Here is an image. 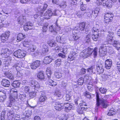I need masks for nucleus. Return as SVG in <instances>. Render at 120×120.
Listing matches in <instances>:
<instances>
[{
  "label": "nucleus",
  "instance_id": "nucleus-1",
  "mask_svg": "<svg viewBox=\"0 0 120 120\" xmlns=\"http://www.w3.org/2000/svg\"><path fill=\"white\" fill-rule=\"evenodd\" d=\"M91 46L83 50L80 52V56L84 58H85L93 53L94 56L95 57L97 55V48L95 47L94 49Z\"/></svg>",
  "mask_w": 120,
  "mask_h": 120
},
{
  "label": "nucleus",
  "instance_id": "nucleus-2",
  "mask_svg": "<svg viewBox=\"0 0 120 120\" xmlns=\"http://www.w3.org/2000/svg\"><path fill=\"white\" fill-rule=\"evenodd\" d=\"M96 97L97 103L96 104L95 111L98 110L99 106L100 105L104 108H106L108 106V104L105 98H100L98 94V93H97Z\"/></svg>",
  "mask_w": 120,
  "mask_h": 120
},
{
  "label": "nucleus",
  "instance_id": "nucleus-3",
  "mask_svg": "<svg viewBox=\"0 0 120 120\" xmlns=\"http://www.w3.org/2000/svg\"><path fill=\"white\" fill-rule=\"evenodd\" d=\"M11 53V51L7 49H5L2 50L1 55L2 57L6 58L5 59L6 60H7L6 61V64H9L11 63V58L9 56Z\"/></svg>",
  "mask_w": 120,
  "mask_h": 120
},
{
  "label": "nucleus",
  "instance_id": "nucleus-4",
  "mask_svg": "<svg viewBox=\"0 0 120 120\" xmlns=\"http://www.w3.org/2000/svg\"><path fill=\"white\" fill-rule=\"evenodd\" d=\"M46 73L47 75V78L48 79L47 83L49 85V86L50 87H51V86H52V87L55 86L57 85L56 83L55 82H53L52 80L50 79L52 72L51 69L50 67H48L47 68Z\"/></svg>",
  "mask_w": 120,
  "mask_h": 120
},
{
  "label": "nucleus",
  "instance_id": "nucleus-5",
  "mask_svg": "<svg viewBox=\"0 0 120 120\" xmlns=\"http://www.w3.org/2000/svg\"><path fill=\"white\" fill-rule=\"evenodd\" d=\"M30 85L33 88L34 90H37L38 91H41V90L44 89L43 86H41L38 82L34 80H31Z\"/></svg>",
  "mask_w": 120,
  "mask_h": 120
},
{
  "label": "nucleus",
  "instance_id": "nucleus-6",
  "mask_svg": "<svg viewBox=\"0 0 120 120\" xmlns=\"http://www.w3.org/2000/svg\"><path fill=\"white\" fill-rule=\"evenodd\" d=\"M26 54L25 51L19 49L14 52L13 55L18 58H22L25 56Z\"/></svg>",
  "mask_w": 120,
  "mask_h": 120
},
{
  "label": "nucleus",
  "instance_id": "nucleus-7",
  "mask_svg": "<svg viewBox=\"0 0 120 120\" xmlns=\"http://www.w3.org/2000/svg\"><path fill=\"white\" fill-rule=\"evenodd\" d=\"M107 48L105 45H102L100 47L99 49V53L101 56H104L106 54Z\"/></svg>",
  "mask_w": 120,
  "mask_h": 120
},
{
  "label": "nucleus",
  "instance_id": "nucleus-8",
  "mask_svg": "<svg viewBox=\"0 0 120 120\" xmlns=\"http://www.w3.org/2000/svg\"><path fill=\"white\" fill-rule=\"evenodd\" d=\"M57 21L58 20H57L56 22H55L56 26H55V28L53 25L49 27V31L53 33L54 34H56L57 31H59L60 30V27L58 26L57 24Z\"/></svg>",
  "mask_w": 120,
  "mask_h": 120
},
{
  "label": "nucleus",
  "instance_id": "nucleus-9",
  "mask_svg": "<svg viewBox=\"0 0 120 120\" xmlns=\"http://www.w3.org/2000/svg\"><path fill=\"white\" fill-rule=\"evenodd\" d=\"M108 33L106 39L108 43L111 44L112 43L114 33L111 31H109Z\"/></svg>",
  "mask_w": 120,
  "mask_h": 120
},
{
  "label": "nucleus",
  "instance_id": "nucleus-10",
  "mask_svg": "<svg viewBox=\"0 0 120 120\" xmlns=\"http://www.w3.org/2000/svg\"><path fill=\"white\" fill-rule=\"evenodd\" d=\"M56 15V14L55 13H52L50 9L47 10L43 15L44 16V18L47 19H49L52 15Z\"/></svg>",
  "mask_w": 120,
  "mask_h": 120
},
{
  "label": "nucleus",
  "instance_id": "nucleus-11",
  "mask_svg": "<svg viewBox=\"0 0 120 120\" xmlns=\"http://www.w3.org/2000/svg\"><path fill=\"white\" fill-rule=\"evenodd\" d=\"M40 61L38 60H37L31 63L30 66L32 69H36L40 66Z\"/></svg>",
  "mask_w": 120,
  "mask_h": 120
},
{
  "label": "nucleus",
  "instance_id": "nucleus-12",
  "mask_svg": "<svg viewBox=\"0 0 120 120\" xmlns=\"http://www.w3.org/2000/svg\"><path fill=\"white\" fill-rule=\"evenodd\" d=\"M33 24L30 22H27L24 25V29L25 31L31 30L33 28Z\"/></svg>",
  "mask_w": 120,
  "mask_h": 120
},
{
  "label": "nucleus",
  "instance_id": "nucleus-13",
  "mask_svg": "<svg viewBox=\"0 0 120 120\" xmlns=\"http://www.w3.org/2000/svg\"><path fill=\"white\" fill-rule=\"evenodd\" d=\"M97 71L99 74L102 73L104 71L102 64L99 62L97 64Z\"/></svg>",
  "mask_w": 120,
  "mask_h": 120
},
{
  "label": "nucleus",
  "instance_id": "nucleus-14",
  "mask_svg": "<svg viewBox=\"0 0 120 120\" xmlns=\"http://www.w3.org/2000/svg\"><path fill=\"white\" fill-rule=\"evenodd\" d=\"M9 31L6 32L5 34H2L1 36V41L3 43L4 42L8 39L10 35Z\"/></svg>",
  "mask_w": 120,
  "mask_h": 120
},
{
  "label": "nucleus",
  "instance_id": "nucleus-15",
  "mask_svg": "<svg viewBox=\"0 0 120 120\" xmlns=\"http://www.w3.org/2000/svg\"><path fill=\"white\" fill-rule=\"evenodd\" d=\"M91 30L93 33L94 32L96 33L97 34L98 36H101V35L103 34L104 32V30H99L94 27H93L92 29Z\"/></svg>",
  "mask_w": 120,
  "mask_h": 120
},
{
  "label": "nucleus",
  "instance_id": "nucleus-16",
  "mask_svg": "<svg viewBox=\"0 0 120 120\" xmlns=\"http://www.w3.org/2000/svg\"><path fill=\"white\" fill-rule=\"evenodd\" d=\"M26 16L21 15L18 18L17 21L19 24L22 25L26 21Z\"/></svg>",
  "mask_w": 120,
  "mask_h": 120
},
{
  "label": "nucleus",
  "instance_id": "nucleus-17",
  "mask_svg": "<svg viewBox=\"0 0 120 120\" xmlns=\"http://www.w3.org/2000/svg\"><path fill=\"white\" fill-rule=\"evenodd\" d=\"M76 53L73 51H71L68 56V60L71 61L74 60L77 56Z\"/></svg>",
  "mask_w": 120,
  "mask_h": 120
},
{
  "label": "nucleus",
  "instance_id": "nucleus-18",
  "mask_svg": "<svg viewBox=\"0 0 120 120\" xmlns=\"http://www.w3.org/2000/svg\"><path fill=\"white\" fill-rule=\"evenodd\" d=\"M63 108H64L65 111L68 112L72 108V106L69 103H65L64 104Z\"/></svg>",
  "mask_w": 120,
  "mask_h": 120
},
{
  "label": "nucleus",
  "instance_id": "nucleus-19",
  "mask_svg": "<svg viewBox=\"0 0 120 120\" xmlns=\"http://www.w3.org/2000/svg\"><path fill=\"white\" fill-rule=\"evenodd\" d=\"M112 62L111 59H108L105 62V67L107 69H109L111 67Z\"/></svg>",
  "mask_w": 120,
  "mask_h": 120
},
{
  "label": "nucleus",
  "instance_id": "nucleus-20",
  "mask_svg": "<svg viewBox=\"0 0 120 120\" xmlns=\"http://www.w3.org/2000/svg\"><path fill=\"white\" fill-rule=\"evenodd\" d=\"M63 104L56 103L54 106V108L57 111H60L63 108Z\"/></svg>",
  "mask_w": 120,
  "mask_h": 120
},
{
  "label": "nucleus",
  "instance_id": "nucleus-21",
  "mask_svg": "<svg viewBox=\"0 0 120 120\" xmlns=\"http://www.w3.org/2000/svg\"><path fill=\"white\" fill-rule=\"evenodd\" d=\"M47 7L48 5L47 4H45L42 9L41 8H40L38 9L37 10L39 12V13L40 14V15L41 16H43V13L44 11L45 10Z\"/></svg>",
  "mask_w": 120,
  "mask_h": 120
},
{
  "label": "nucleus",
  "instance_id": "nucleus-22",
  "mask_svg": "<svg viewBox=\"0 0 120 120\" xmlns=\"http://www.w3.org/2000/svg\"><path fill=\"white\" fill-rule=\"evenodd\" d=\"M113 3L110 0H109L106 2H103L101 5L104 6H105L106 7L108 8H110L112 7V4Z\"/></svg>",
  "mask_w": 120,
  "mask_h": 120
},
{
  "label": "nucleus",
  "instance_id": "nucleus-23",
  "mask_svg": "<svg viewBox=\"0 0 120 120\" xmlns=\"http://www.w3.org/2000/svg\"><path fill=\"white\" fill-rule=\"evenodd\" d=\"M1 84L3 86L5 87H9L10 85V83L8 80L3 79L1 81Z\"/></svg>",
  "mask_w": 120,
  "mask_h": 120
},
{
  "label": "nucleus",
  "instance_id": "nucleus-24",
  "mask_svg": "<svg viewBox=\"0 0 120 120\" xmlns=\"http://www.w3.org/2000/svg\"><path fill=\"white\" fill-rule=\"evenodd\" d=\"M26 37L25 35L23 34L22 33H19L17 37V41L19 42L24 39Z\"/></svg>",
  "mask_w": 120,
  "mask_h": 120
},
{
  "label": "nucleus",
  "instance_id": "nucleus-25",
  "mask_svg": "<svg viewBox=\"0 0 120 120\" xmlns=\"http://www.w3.org/2000/svg\"><path fill=\"white\" fill-rule=\"evenodd\" d=\"M52 59L50 56L45 57L43 60V62L45 64H47L50 63L52 61Z\"/></svg>",
  "mask_w": 120,
  "mask_h": 120
},
{
  "label": "nucleus",
  "instance_id": "nucleus-26",
  "mask_svg": "<svg viewBox=\"0 0 120 120\" xmlns=\"http://www.w3.org/2000/svg\"><path fill=\"white\" fill-rule=\"evenodd\" d=\"M22 62L21 61H18L16 64H15L13 66V67L15 68L18 71L20 70L21 67L22 66L21 65Z\"/></svg>",
  "mask_w": 120,
  "mask_h": 120
},
{
  "label": "nucleus",
  "instance_id": "nucleus-27",
  "mask_svg": "<svg viewBox=\"0 0 120 120\" xmlns=\"http://www.w3.org/2000/svg\"><path fill=\"white\" fill-rule=\"evenodd\" d=\"M14 114L11 111L7 113V118L9 120H12L14 118Z\"/></svg>",
  "mask_w": 120,
  "mask_h": 120
},
{
  "label": "nucleus",
  "instance_id": "nucleus-28",
  "mask_svg": "<svg viewBox=\"0 0 120 120\" xmlns=\"http://www.w3.org/2000/svg\"><path fill=\"white\" fill-rule=\"evenodd\" d=\"M47 99V98L45 96V95L44 93L42 94L39 98V101L40 102H42L45 101Z\"/></svg>",
  "mask_w": 120,
  "mask_h": 120
},
{
  "label": "nucleus",
  "instance_id": "nucleus-29",
  "mask_svg": "<svg viewBox=\"0 0 120 120\" xmlns=\"http://www.w3.org/2000/svg\"><path fill=\"white\" fill-rule=\"evenodd\" d=\"M4 75L6 77L9 79L11 80L14 79V77L13 75L9 72H5L4 73Z\"/></svg>",
  "mask_w": 120,
  "mask_h": 120
},
{
  "label": "nucleus",
  "instance_id": "nucleus-30",
  "mask_svg": "<svg viewBox=\"0 0 120 120\" xmlns=\"http://www.w3.org/2000/svg\"><path fill=\"white\" fill-rule=\"evenodd\" d=\"M37 77L41 80L44 79L45 78L44 74L43 72L41 71L38 73L37 74Z\"/></svg>",
  "mask_w": 120,
  "mask_h": 120
},
{
  "label": "nucleus",
  "instance_id": "nucleus-31",
  "mask_svg": "<svg viewBox=\"0 0 120 120\" xmlns=\"http://www.w3.org/2000/svg\"><path fill=\"white\" fill-rule=\"evenodd\" d=\"M113 45L118 50L120 48V43L118 41H114L113 43Z\"/></svg>",
  "mask_w": 120,
  "mask_h": 120
},
{
  "label": "nucleus",
  "instance_id": "nucleus-32",
  "mask_svg": "<svg viewBox=\"0 0 120 120\" xmlns=\"http://www.w3.org/2000/svg\"><path fill=\"white\" fill-rule=\"evenodd\" d=\"M77 30H73V38L75 40H76L79 38V36H78V35L79 34V33H77Z\"/></svg>",
  "mask_w": 120,
  "mask_h": 120
},
{
  "label": "nucleus",
  "instance_id": "nucleus-33",
  "mask_svg": "<svg viewBox=\"0 0 120 120\" xmlns=\"http://www.w3.org/2000/svg\"><path fill=\"white\" fill-rule=\"evenodd\" d=\"M20 83L18 81H14L12 84V85L14 87L16 88L19 86Z\"/></svg>",
  "mask_w": 120,
  "mask_h": 120
},
{
  "label": "nucleus",
  "instance_id": "nucleus-34",
  "mask_svg": "<svg viewBox=\"0 0 120 120\" xmlns=\"http://www.w3.org/2000/svg\"><path fill=\"white\" fill-rule=\"evenodd\" d=\"M86 108L85 107H82L79 108L77 109V112L79 114H82L83 112V111L86 110Z\"/></svg>",
  "mask_w": 120,
  "mask_h": 120
},
{
  "label": "nucleus",
  "instance_id": "nucleus-35",
  "mask_svg": "<svg viewBox=\"0 0 120 120\" xmlns=\"http://www.w3.org/2000/svg\"><path fill=\"white\" fill-rule=\"evenodd\" d=\"M87 15L89 17H92L93 12V10L91 9H88L87 11Z\"/></svg>",
  "mask_w": 120,
  "mask_h": 120
},
{
  "label": "nucleus",
  "instance_id": "nucleus-36",
  "mask_svg": "<svg viewBox=\"0 0 120 120\" xmlns=\"http://www.w3.org/2000/svg\"><path fill=\"white\" fill-rule=\"evenodd\" d=\"M83 102L80 99H76L75 100V104L77 105L79 103L80 107H82V102Z\"/></svg>",
  "mask_w": 120,
  "mask_h": 120
},
{
  "label": "nucleus",
  "instance_id": "nucleus-37",
  "mask_svg": "<svg viewBox=\"0 0 120 120\" xmlns=\"http://www.w3.org/2000/svg\"><path fill=\"white\" fill-rule=\"evenodd\" d=\"M24 46L29 47L31 44V42L29 41H24L23 43Z\"/></svg>",
  "mask_w": 120,
  "mask_h": 120
},
{
  "label": "nucleus",
  "instance_id": "nucleus-38",
  "mask_svg": "<svg viewBox=\"0 0 120 120\" xmlns=\"http://www.w3.org/2000/svg\"><path fill=\"white\" fill-rule=\"evenodd\" d=\"M48 44L51 47H54L56 45V43L54 40H50L48 42Z\"/></svg>",
  "mask_w": 120,
  "mask_h": 120
},
{
  "label": "nucleus",
  "instance_id": "nucleus-39",
  "mask_svg": "<svg viewBox=\"0 0 120 120\" xmlns=\"http://www.w3.org/2000/svg\"><path fill=\"white\" fill-rule=\"evenodd\" d=\"M55 95L56 96L59 97V99H61L63 97V95L61 93L58 91H56L55 92Z\"/></svg>",
  "mask_w": 120,
  "mask_h": 120
},
{
  "label": "nucleus",
  "instance_id": "nucleus-40",
  "mask_svg": "<svg viewBox=\"0 0 120 120\" xmlns=\"http://www.w3.org/2000/svg\"><path fill=\"white\" fill-rule=\"evenodd\" d=\"M11 91L13 92V95L15 98L17 99L18 98V96L17 94V90L15 89H13L11 90Z\"/></svg>",
  "mask_w": 120,
  "mask_h": 120
},
{
  "label": "nucleus",
  "instance_id": "nucleus-41",
  "mask_svg": "<svg viewBox=\"0 0 120 120\" xmlns=\"http://www.w3.org/2000/svg\"><path fill=\"white\" fill-rule=\"evenodd\" d=\"M48 25V23H46L44 24L42 29L43 32H46L48 30L47 26Z\"/></svg>",
  "mask_w": 120,
  "mask_h": 120
},
{
  "label": "nucleus",
  "instance_id": "nucleus-42",
  "mask_svg": "<svg viewBox=\"0 0 120 120\" xmlns=\"http://www.w3.org/2000/svg\"><path fill=\"white\" fill-rule=\"evenodd\" d=\"M85 24L84 22H82L79 25V28L81 30H84L85 26Z\"/></svg>",
  "mask_w": 120,
  "mask_h": 120
},
{
  "label": "nucleus",
  "instance_id": "nucleus-43",
  "mask_svg": "<svg viewBox=\"0 0 120 120\" xmlns=\"http://www.w3.org/2000/svg\"><path fill=\"white\" fill-rule=\"evenodd\" d=\"M95 68L94 66H92L88 69L87 71L89 74H91L93 73V70L95 69Z\"/></svg>",
  "mask_w": 120,
  "mask_h": 120
},
{
  "label": "nucleus",
  "instance_id": "nucleus-44",
  "mask_svg": "<svg viewBox=\"0 0 120 120\" xmlns=\"http://www.w3.org/2000/svg\"><path fill=\"white\" fill-rule=\"evenodd\" d=\"M7 18V16L5 15H2L0 13V23H1Z\"/></svg>",
  "mask_w": 120,
  "mask_h": 120
},
{
  "label": "nucleus",
  "instance_id": "nucleus-45",
  "mask_svg": "<svg viewBox=\"0 0 120 120\" xmlns=\"http://www.w3.org/2000/svg\"><path fill=\"white\" fill-rule=\"evenodd\" d=\"M31 91L30 92L29 94V95L31 97L33 98L35 97L36 95V92L35 90H31Z\"/></svg>",
  "mask_w": 120,
  "mask_h": 120
},
{
  "label": "nucleus",
  "instance_id": "nucleus-46",
  "mask_svg": "<svg viewBox=\"0 0 120 120\" xmlns=\"http://www.w3.org/2000/svg\"><path fill=\"white\" fill-rule=\"evenodd\" d=\"M54 62L56 66L59 67L62 61L61 59H59L56 60Z\"/></svg>",
  "mask_w": 120,
  "mask_h": 120
},
{
  "label": "nucleus",
  "instance_id": "nucleus-47",
  "mask_svg": "<svg viewBox=\"0 0 120 120\" xmlns=\"http://www.w3.org/2000/svg\"><path fill=\"white\" fill-rule=\"evenodd\" d=\"M113 17V15L112 13H107L105 15V17H106V18H111L110 19H112Z\"/></svg>",
  "mask_w": 120,
  "mask_h": 120
},
{
  "label": "nucleus",
  "instance_id": "nucleus-48",
  "mask_svg": "<svg viewBox=\"0 0 120 120\" xmlns=\"http://www.w3.org/2000/svg\"><path fill=\"white\" fill-rule=\"evenodd\" d=\"M98 36L97 34L94 33V34L92 35V38L94 41H96L98 40Z\"/></svg>",
  "mask_w": 120,
  "mask_h": 120
},
{
  "label": "nucleus",
  "instance_id": "nucleus-49",
  "mask_svg": "<svg viewBox=\"0 0 120 120\" xmlns=\"http://www.w3.org/2000/svg\"><path fill=\"white\" fill-rule=\"evenodd\" d=\"M29 48L28 49L31 52H34L36 49V47L35 46L33 45V44H31L30 45Z\"/></svg>",
  "mask_w": 120,
  "mask_h": 120
},
{
  "label": "nucleus",
  "instance_id": "nucleus-50",
  "mask_svg": "<svg viewBox=\"0 0 120 120\" xmlns=\"http://www.w3.org/2000/svg\"><path fill=\"white\" fill-rule=\"evenodd\" d=\"M99 10L100 9L99 8L97 7L95 8L94 13V16L95 17H96L98 15Z\"/></svg>",
  "mask_w": 120,
  "mask_h": 120
},
{
  "label": "nucleus",
  "instance_id": "nucleus-51",
  "mask_svg": "<svg viewBox=\"0 0 120 120\" xmlns=\"http://www.w3.org/2000/svg\"><path fill=\"white\" fill-rule=\"evenodd\" d=\"M68 115H66L62 114L60 117H59L60 120H66L68 119Z\"/></svg>",
  "mask_w": 120,
  "mask_h": 120
},
{
  "label": "nucleus",
  "instance_id": "nucleus-52",
  "mask_svg": "<svg viewBox=\"0 0 120 120\" xmlns=\"http://www.w3.org/2000/svg\"><path fill=\"white\" fill-rule=\"evenodd\" d=\"M84 82V79L82 77H80L78 79V84L79 85H82L83 84Z\"/></svg>",
  "mask_w": 120,
  "mask_h": 120
},
{
  "label": "nucleus",
  "instance_id": "nucleus-53",
  "mask_svg": "<svg viewBox=\"0 0 120 120\" xmlns=\"http://www.w3.org/2000/svg\"><path fill=\"white\" fill-rule=\"evenodd\" d=\"M66 3L65 1L62 2L59 5V6L61 8H64L66 6Z\"/></svg>",
  "mask_w": 120,
  "mask_h": 120
},
{
  "label": "nucleus",
  "instance_id": "nucleus-54",
  "mask_svg": "<svg viewBox=\"0 0 120 120\" xmlns=\"http://www.w3.org/2000/svg\"><path fill=\"white\" fill-rule=\"evenodd\" d=\"M99 90L101 93L103 94H105L107 91V90L105 88H100Z\"/></svg>",
  "mask_w": 120,
  "mask_h": 120
},
{
  "label": "nucleus",
  "instance_id": "nucleus-55",
  "mask_svg": "<svg viewBox=\"0 0 120 120\" xmlns=\"http://www.w3.org/2000/svg\"><path fill=\"white\" fill-rule=\"evenodd\" d=\"M26 3H28L30 2V3H31L33 4H37L38 2V0H36V1H34V0H25Z\"/></svg>",
  "mask_w": 120,
  "mask_h": 120
},
{
  "label": "nucleus",
  "instance_id": "nucleus-56",
  "mask_svg": "<svg viewBox=\"0 0 120 120\" xmlns=\"http://www.w3.org/2000/svg\"><path fill=\"white\" fill-rule=\"evenodd\" d=\"M31 89L29 86H26L24 88V91L26 93L29 92V91L31 90Z\"/></svg>",
  "mask_w": 120,
  "mask_h": 120
},
{
  "label": "nucleus",
  "instance_id": "nucleus-57",
  "mask_svg": "<svg viewBox=\"0 0 120 120\" xmlns=\"http://www.w3.org/2000/svg\"><path fill=\"white\" fill-rule=\"evenodd\" d=\"M90 34H88L86 37L85 39V42L86 43H88L90 41Z\"/></svg>",
  "mask_w": 120,
  "mask_h": 120
},
{
  "label": "nucleus",
  "instance_id": "nucleus-58",
  "mask_svg": "<svg viewBox=\"0 0 120 120\" xmlns=\"http://www.w3.org/2000/svg\"><path fill=\"white\" fill-rule=\"evenodd\" d=\"M6 112V111L5 110L3 111L2 112L1 117V120H4L5 119Z\"/></svg>",
  "mask_w": 120,
  "mask_h": 120
},
{
  "label": "nucleus",
  "instance_id": "nucleus-59",
  "mask_svg": "<svg viewBox=\"0 0 120 120\" xmlns=\"http://www.w3.org/2000/svg\"><path fill=\"white\" fill-rule=\"evenodd\" d=\"M55 75L56 77L57 78H59L62 76V74L61 73L57 72H55Z\"/></svg>",
  "mask_w": 120,
  "mask_h": 120
},
{
  "label": "nucleus",
  "instance_id": "nucleus-60",
  "mask_svg": "<svg viewBox=\"0 0 120 120\" xmlns=\"http://www.w3.org/2000/svg\"><path fill=\"white\" fill-rule=\"evenodd\" d=\"M115 112L113 110L111 109L109 111L107 114L108 116H112L115 114Z\"/></svg>",
  "mask_w": 120,
  "mask_h": 120
},
{
  "label": "nucleus",
  "instance_id": "nucleus-61",
  "mask_svg": "<svg viewBox=\"0 0 120 120\" xmlns=\"http://www.w3.org/2000/svg\"><path fill=\"white\" fill-rule=\"evenodd\" d=\"M87 87L88 90L90 91H92L94 89L93 86L91 85L88 84Z\"/></svg>",
  "mask_w": 120,
  "mask_h": 120
},
{
  "label": "nucleus",
  "instance_id": "nucleus-62",
  "mask_svg": "<svg viewBox=\"0 0 120 120\" xmlns=\"http://www.w3.org/2000/svg\"><path fill=\"white\" fill-rule=\"evenodd\" d=\"M71 97L69 94H66L65 97L64 99L65 101H68L70 100Z\"/></svg>",
  "mask_w": 120,
  "mask_h": 120
},
{
  "label": "nucleus",
  "instance_id": "nucleus-63",
  "mask_svg": "<svg viewBox=\"0 0 120 120\" xmlns=\"http://www.w3.org/2000/svg\"><path fill=\"white\" fill-rule=\"evenodd\" d=\"M84 94L85 96L87 98H90L91 97L90 93L87 91H86Z\"/></svg>",
  "mask_w": 120,
  "mask_h": 120
},
{
  "label": "nucleus",
  "instance_id": "nucleus-64",
  "mask_svg": "<svg viewBox=\"0 0 120 120\" xmlns=\"http://www.w3.org/2000/svg\"><path fill=\"white\" fill-rule=\"evenodd\" d=\"M86 6L85 4H82L81 5L80 9L82 11L86 10Z\"/></svg>",
  "mask_w": 120,
  "mask_h": 120
}]
</instances>
